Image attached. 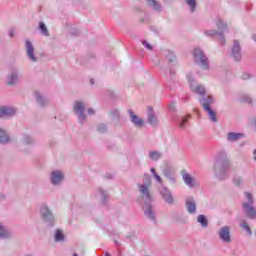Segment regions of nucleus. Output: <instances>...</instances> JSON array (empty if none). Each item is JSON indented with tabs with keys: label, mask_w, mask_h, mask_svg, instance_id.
Instances as JSON below:
<instances>
[{
	"label": "nucleus",
	"mask_w": 256,
	"mask_h": 256,
	"mask_svg": "<svg viewBox=\"0 0 256 256\" xmlns=\"http://www.w3.org/2000/svg\"><path fill=\"white\" fill-rule=\"evenodd\" d=\"M142 44L146 47V49H149V51H151L153 49V46H151V44H149L147 41H143Z\"/></svg>",
	"instance_id": "nucleus-33"
},
{
	"label": "nucleus",
	"mask_w": 256,
	"mask_h": 256,
	"mask_svg": "<svg viewBox=\"0 0 256 256\" xmlns=\"http://www.w3.org/2000/svg\"><path fill=\"white\" fill-rule=\"evenodd\" d=\"M145 215L149 217L150 219H155V213H153V210L151 209V206L146 204L145 207L143 208Z\"/></svg>",
	"instance_id": "nucleus-17"
},
{
	"label": "nucleus",
	"mask_w": 256,
	"mask_h": 256,
	"mask_svg": "<svg viewBox=\"0 0 256 256\" xmlns=\"http://www.w3.org/2000/svg\"><path fill=\"white\" fill-rule=\"evenodd\" d=\"M88 113H89V115H95V110L89 108Z\"/></svg>",
	"instance_id": "nucleus-39"
},
{
	"label": "nucleus",
	"mask_w": 256,
	"mask_h": 256,
	"mask_svg": "<svg viewBox=\"0 0 256 256\" xmlns=\"http://www.w3.org/2000/svg\"><path fill=\"white\" fill-rule=\"evenodd\" d=\"M9 141V136L5 131L0 129V143H7Z\"/></svg>",
	"instance_id": "nucleus-20"
},
{
	"label": "nucleus",
	"mask_w": 256,
	"mask_h": 256,
	"mask_svg": "<svg viewBox=\"0 0 256 256\" xmlns=\"http://www.w3.org/2000/svg\"><path fill=\"white\" fill-rule=\"evenodd\" d=\"M17 81V74H12L11 77L8 78V85H13Z\"/></svg>",
	"instance_id": "nucleus-29"
},
{
	"label": "nucleus",
	"mask_w": 256,
	"mask_h": 256,
	"mask_svg": "<svg viewBox=\"0 0 256 256\" xmlns=\"http://www.w3.org/2000/svg\"><path fill=\"white\" fill-rule=\"evenodd\" d=\"M219 23L220 24H217L218 25V27H221V24L223 23L221 20H219Z\"/></svg>",
	"instance_id": "nucleus-44"
},
{
	"label": "nucleus",
	"mask_w": 256,
	"mask_h": 256,
	"mask_svg": "<svg viewBox=\"0 0 256 256\" xmlns=\"http://www.w3.org/2000/svg\"><path fill=\"white\" fill-rule=\"evenodd\" d=\"M26 49L29 59H31V61H37V58H35V55L33 54V45L31 44V42H29V40L26 41Z\"/></svg>",
	"instance_id": "nucleus-12"
},
{
	"label": "nucleus",
	"mask_w": 256,
	"mask_h": 256,
	"mask_svg": "<svg viewBox=\"0 0 256 256\" xmlns=\"http://www.w3.org/2000/svg\"><path fill=\"white\" fill-rule=\"evenodd\" d=\"M211 103H213V98L211 96H209L208 99L205 100V102L203 103V108L208 112V115H209L211 121H213L215 123V122H217V114L209 106V105H211Z\"/></svg>",
	"instance_id": "nucleus-3"
},
{
	"label": "nucleus",
	"mask_w": 256,
	"mask_h": 256,
	"mask_svg": "<svg viewBox=\"0 0 256 256\" xmlns=\"http://www.w3.org/2000/svg\"><path fill=\"white\" fill-rule=\"evenodd\" d=\"M244 101H245V103H251V98L246 97V98L244 99Z\"/></svg>",
	"instance_id": "nucleus-41"
},
{
	"label": "nucleus",
	"mask_w": 256,
	"mask_h": 256,
	"mask_svg": "<svg viewBox=\"0 0 256 256\" xmlns=\"http://www.w3.org/2000/svg\"><path fill=\"white\" fill-rule=\"evenodd\" d=\"M148 5H150V7H154V9L159 10V8L161 6H159V3H157V1L155 0H148Z\"/></svg>",
	"instance_id": "nucleus-27"
},
{
	"label": "nucleus",
	"mask_w": 256,
	"mask_h": 256,
	"mask_svg": "<svg viewBox=\"0 0 256 256\" xmlns=\"http://www.w3.org/2000/svg\"><path fill=\"white\" fill-rule=\"evenodd\" d=\"M232 55L235 61H241V46H239V41L237 40L234 41Z\"/></svg>",
	"instance_id": "nucleus-5"
},
{
	"label": "nucleus",
	"mask_w": 256,
	"mask_h": 256,
	"mask_svg": "<svg viewBox=\"0 0 256 256\" xmlns=\"http://www.w3.org/2000/svg\"><path fill=\"white\" fill-rule=\"evenodd\" d=\"M220 239H222V241H225L226 243H229V241H231V236H230V232H229V227L225 226L220 230Z\"/></svg>",
	"instance_id": "nucleus-7"
},
{
	"label": "nucleus",
	"mask_w": 256,
	"mask_h": 256,
	"mask_svg": "<svg viewBox=\"0 0 256 256\" xmlns=\"http://www.w3.org/2000/svg\"><path fill=\"white\" fill-rule=\"evenodd\" d=\"M189 119H191V115H189V114L187 116L183 117L180 122V127H185V125H187V122L189 121Z\"/></svg>",
	"instance_id": "nucleus-28"
},
{
	"label": "nucleus",
	"mask_w": 256,
	"mask_h": 256,
	"mask_svg": "<svg viewBox=\"0 0 256 256\" xmlns=\"http://www.w3.org/2000/svg\"><path fill=\"white\" fill-rule=\"evenodd\" d=\"M129 115H130V119L132 121V123H134V125H136V127H143V119L137 117V115H135L132 110H129Z\"/></svg>",
	"instance_id": "nucleus-9"
},
{
	"label": "nucleus",
	"mask_w": 256,
	"mask_h": 256,
	"mask_svg": "<svg viewBox=\"0 0 256 256\" xmlns=\"http://www.w3.org/2000/svg\"><path fill=\"white\" fill-rule=\"evenodd\" d=\"M90 83H91V85H93V83H94L93 80H91Z\"/></svg>",
	"instance_id": "nucleus-47"
},
{
	"label": "nucleus",
	"mask_w": 256,
	"mask_h": 256,
	"mask_svg": "<svg viewBox=\"0 0 256 256\" xmlns=\"http://www.w3.org/2000/svg\"><path fill=\"white\" fill-rule=\"evenodd\" d=\"M102 195H105V192L104 191H101Z\"/></svg>",
	"instance_id": "nucleus-48"
},
{
	"label": "nucleus",
	"mask_w": 256,
	"mask_h": 256,
	"mask_svg": "<svg viewBox=\"0 0 256 256\" xmlns=\"http://www.w3.org/2000/svg\"><path fill=\"white\" fill-rule=\"evenodd\" d=\"M149 156H150V159H152L153 161H158V159H161V153L157 151L150 152Z\"/></svg>",
	"instance_id": "nucleus-22"
},
{
	"label": "nucleus",
	"mask_w": 256,
	"mask_h": 256,
	"mask_svg": "<svg viewBox=\"0 0 256 256\" xmlns=\"http://www.w3.org/2000/svg\"><path fill=\"white\" fill-rule=\"evenodd\" d=\"M228 168H229V161L223 162V164H222V171H225V169H228Z\"/></svg>",
	"instance_id": "nucleus-34"
},
{
	"label": "nucleus",
	"mask_w": 256,
	"mask_h": 256,
	"mask_svg": "<svg viewBox=\"0 0 256 256\" xmlns=\"http://www.w3.org/2000/svg\"><path fill=\"white\" fill-rule=\"evenodd\" d=\"M151 173H152L153 175L157 174V173L155 172V168H151Z\"/></svg>",
	"instance_id": "nucleus-43"
},
{
	"label": "nucleus",
	"mask_w": 256,
	"mask_h": 256,
	"mask_svg": "<svg viewBox=\"0 0 256 256\" xmlns=\"http://www.w3.org/2000/svg\"><path fill=\"white\" fill-rule=\"evenodd\" d=\"M186 3L191 8L192 12L195 11V7L197 5V1L196 0H186Z\"/></svg>",
	"instance_id": "nucleus-25"
},
{
	"label": "nucleus",
	"mask_w": 256,
	"mask_h": 256,
	"mask_svg": "<svg viewBox=\"0 0 256 256\" xmlns=\"http://www.w3.org/2000/svg\"><path fill=\"white\" fill-rule=\"evenodd\" d=\"M182 177L186 185L189 187H195V185H197V181H195V179H193V177H191V175L186 171H182Z\"/></svg>",
	"instance_id": "nucleus-6"
},
{
	"label": "nucleus",
	"mask_w": 256,
	"mask_h": 256,
	"mask_svg": "<svg viewBox=\"0 0 256 256\" xmlns=\"http://www.w3.org/2000/svg\"><path fill=\"white\" fill-rule=\"evenodd\" d=\"M0 237H9V231L0 224Z\"/></svg>",
	"instance_id": "nucleus-26"
},
{
	"label": "nucleus",
	"mask_w": 256,
	"mask_h": 256,
	"mask_svg": "<svg viewBox=\"0 0 256 256\" xmlns=\"http://www.w3.org/2000/svg\"><path fill=\"white\" fill-rule=\"evenodd\" d=\"M197 221L198 223H201L202 227H207V218L205 217V215H199L197 217Z\"/></svg>",
	"instance_id": "nucleus-21"
},
{
	"label": "nucleus",
	"mask_w": 256,
	"mask_h": 256,
	"mask_svg": "<svg viewBox=\"0 0 256 256\" xmlns=\"http://www.w3.org/2000/svg\"><path fill=\"white\" fill-rule=\"evenodd\" d=\"M36 99H37L38 103H41L43 105V96L36 94Z\"/></svg>",
	"instance_id": "nucleus-35"
},
{
	"label": "nucleus",
	"mask_w": 256,
	"mask_h": 256,
	"mask_svg": "<svg viewBox=\"0 0 256 256\" xmlns=\"http://www.w3.org/2000/svg\"><path fill=\"white\" fill-rule=\"evenodd\" d=\"M63 239H64L63 232H61V230H56L55 241H63Z\"/></svg>",
	"instance_id": "nucleus-24"
},
{
	"label": "nucleus",
	"mask_w": 256,
	"mask_h": 256,
	"mask_svg": "<svg viewBox=\"0 0 256 256\" xmlns=\"http://www.w3.org/2000/svg\"><path fill=\"white\" fill-rule=\"evenodd\" d=\"M249 74H247V73H243L242 74V79H244V80H246V79H249Z\"/></svg>",
	"instance_id": "nucleus-37"
},
{
	"label": "nucleus",
	"mask_w": 256,
	"mask_h": 256,
	"mask_svg": "<svg viewBox=\"0 0 256 256\" xmlns=\"http://www.w3.org/2000/svg\"><path fill=\"white\" fill-rule=\"evenodd\" d=\"M205 34L208 35V37H215V35H217V32L210 30L206 31Z\"/></svg>",
	"instance_id": "nucleus-32"
},
{
	"label": "nucleus",
	"mask_w": 256,
	"mask_h": 256,
	"mask_svg": "<svg viewBox=\"0 0 256 256\" xmlns=\"http://www.w3.org/2000/svg\"><path fill=\"white\" fill-rule=\"evenodd\" d=\"M140 193L143 197H146L147 201H151V195L149 194V188L147 185L143 184L140 186Z\"/></svg>",
	"instance_id": "nucleus-14"
},
{
	"label": "nucleus",
	"mask_w": 256,
	"mask_h": 256,
	"mask_svg": "<svg viewBox=\"0 0 256 256\" xmlns=\"http://www.w3.org/2000/svg\"><path fill=\"white\" fill-rule=\"evenodd\" d=\"M73 256H79V255H77V254H73Z\"/></svg>",
	"instance_id": "nucleus-49"
},
{
	"label": "nucleus",
	"mask_w": 256,
	"mask_h": 256,
	"mask_svg": "<svg viewBox=\"0 0 256 256\" xmlns=\"http://www.w3.org/2000/svg\"><path fill=\"white\" fill-rule=\"evenodd\" d=\"M9 115H15L14 108L0 107V117H8Z\"/></svg>",
	"instance_id": "nucleus-11"
},
{
	"label": "nucleus",
	"mask_w": 256,
	"mask_h": 256,
	"mask_svg": "<svg viewBox=\"0 0 256 256\" xmlns=\"http://www.w3.org/2000/svg\"><path fill=\"white\" fill-rule=\"evenodd\" d=\"M146 178H147L146 183H147L148 185H151V178H149V176H146Z\"/></svg>",
	"instance_id": "nucleus-40"
},
{
	"label": "nucleus",
	"mask_w": 256,
	"mask_h": 256,
	"mask_svg": "<svg viewBox=\"0 0 256 256\" xmlns=\"http://www.w3.org/2000/svg\"><path fill=\"white\" fill-rule=\"evenodd\" d=\"M191 89L194 93H198L199 95H205V87L201 85L194 86L193 84H191Z\"/></svg>",
	"instance_id": "nucleus-16"
},
{
	"label": "nucleus",
	"mask_w": 256,
	"mask_h": 256,
	"mask_svg": "<svg viewBox=\"0 0 256 256\" xmlns=\"http://www.w3.org/2000/svg\"><path fill=\"white\" fill-rule=\"evenodd\" d=\"M161 195L166 203H173V196L171 195V192H169V190H167L166 188L162 189Z\"/></svg>",
	"instance_id": "nucleus-13"
},
{
	"label": "nucleus",
	"mask_w": 256,
	"mask_h": 256,
	"mask_svg": "<svg viewBox=\"0 0 256 256\" xmlns=\"http://www.w3.org/2000/svg\"><path fill=\"white\" fill-rule=\"evenodd\" d=\"M246 198L248 200V203L243 204L244 211L250 219H255L256 210L253 207V196L250 193H246Z\"/></svg>",
	"instance_id": "nucleus-2"
},
{
	"label": "nucleus",
	"mask_w": 256,
	"mask_h": 256,
	"mask_svg": "<svg viewBox=\"0 0 256 256\" xmlns=\"http://www.w3.org/2000/svg\"><path fill=\"white\" fill-rule=\"evenodd\" d=\"M193 57L197 65H201L204 69H209V60L201 48H194Z\"/></svg>",
	"instance_id": "nucleus-1"
},
{
	"label": "nucleus",
	"mask_w": 256,
	"mask_h": 256,
	"mask_svg": "<svg viewBox=\"0 0 256 256\" xmlns=\"http://www.w3.org/2000/svg\"><path fill=\"white\" fill-rule=\"evenodd\" d=\"M243 137V134L241 133H235V132H230L228 134V141H238V139H241Z\"/></svg>",
	"instance_id": "nucleus-18"
},
{
	"label": "nucleus",
	"mask_w": 256,
	"mask_h": 256,
	"mask_svg": "<svg viewBox=\"0 0 256 256\" xmlns=\"http://www.w3.org/2000/svg\"><path fill=\"white\" fill-rule=\"evenodd\" d=\"M234 183L236 185H240L241 184V179L240 178L234 179Z\"/></svg>",
	"instance_id": "nucleus-38"
},
{
	"label": "nucleus",
	"mask_w": 256,
	"mask_h": 256,
	"mask_svg": "<svg viewBox=\"0 0 256 256\" xmlns=\"http://www.w3.org/2000/svg\"><path fill=\"white\" fill-rule=\"evenodd\" d=\"M255 153H256V150L254 151V155H255Z\"/></svg>",
	"instance_id": "nucleus-50"
},
{
	"label": "nucleus",
	"mask_w": 256,
	"mask_h": 256,
	"mask_svg": "<svg viewBox=\"0 0 256 256\" xmlns=\"http://www.w3.org/2000/svg\"><path fill=\"white\" fill-rule=\"evenodd\" d=\"M242 229H245L247 231V233H249V235H251V228L249 227V224H247L246 222H242L241 224Z\"/></svg>",
	"instance_id": "nucleus-30"
},
{
	"label": "nucleus",
	"mask_w": 256,
	"mask_h": 256,
	"mask_svg": "<svg viewBox=\"0 0 256 256\" xmlns=\"http://www.w3.org/2000/svg\"><path fill=\"white\" fill-rule=\"evenodd\" d=\"M98 131L100 133H105V131H107V127L105 126V124H102L98 127Z\"/></svg>",
	"instance_id": "nucleus-31"
},
{
	"label": "nucleus",
	"mask_w": 256,
	"mask_h": 256,
	"mask_svg": "<svg viewBox=\"0 0 256 256\" xmlns=\"http://www.w3.org/2000/svg\"><path fill=\"white\" fill-rule=\"evenodd\" d=\"M154 177H155L156 181H158V183H162L160 175L154 174Z\"/></svg>",
	"instance_id": "nucleus-36"
},
{
	"label": "nucleus",
	"mask_w": 256,
	"mask_h": 256,
	"mask_svg": "<svg viewBox=\"0 0 256 256\" xmlns=\"http://www.w3.org/2000/svg\"><path fill=\"white\" fill-rule=\"evenodd\" d=\"M41 214L44 217V219H53V214H51L48 208H42Z\"/></svg>",
	"instance_id": "nucleus-19"
},
{
	"label": "nucleus",
	"mask_w": 256,
	"mask_h": 256,
	"mask_svg": "<svg viewBox=\"0 0 256 256\" xmlns=\"http://www.w3.org/2000/svg\"><path fill=\"white\" fill-rule=\"evenodd\" d=\"M186 206L189 213H195L196 206H195V200L193 198L186 200Z\"/></svg>",
	"instance_id": "nucleus-15"
},
{
	"label": "nucleus",
	"mask_w": 256,
	"mask_h": 256,
	"mask_svg": "<svg viewBox=\"0 0 256 256\" xmlns=\"http://www.w3.org/2000/svg\"><path fill=\"white\" fill-rule=\"evenodd\" d=\"M148 123H150V125H156L157 124V116H155V112L153 110V108L148 107Z\"/></svg>",
	"instance_id": "nucleus-10"
},
{
	"label": "nucleus",
	"mask_w": 256,
	"mask_h": 256,
	"mask_svg": "<svg viewBox=\"0 0 256 256\" xmlns=\"http://www.w3.org/2000/svg\"><path fill=\"white\" fill-rule=\"evenodd\" d=\"M221 39H222V45H225V39L223 38V35H220Z\"/></svg>",
	"instance_id": "nucleus-42"
},
{
	"label": "nucleus",
	"mask_w": 256,
	"mask_h": 256,
	"mask_svg": "<svg viewBox=\"0 0 256 256\" xmlns=\"http://www.w3.org/2000/svg\"><path fill=\"white\" fill-rule=\"evenodd\" d=\"M105 256H111V254H109V252H106V253H105Z\"/></svg>",
	"instance_id": "nucleus-46"
},
{
	"label": "nucleus",
	"mask_w": 256,
	"mask_h": 256,
	"mask_svg": "<svg viewBox=\"0 0 256 256\" xmlns=\"http://www.w3.org/2000/svg\"><path fill=\"white\" fill-rule=\"evenodd\" d=\"M51 181L53 185H57L63 181V173L60 171H53Z\"/></svg>",
	"instance_id": "nucleus-8"
},
{
	"label": "nucleus",
	"mask_w": 256,
	"mask_h": 256,
	"mask_svg": "<svg viewBox=\"0 0 256 256\" xmlns=\"http://www.w3.org/2000/svg\"><path fill=\"white\" fill-rule=\"evenodd\" d=\"M40 31H42L43 35H45L46 37H49V30H47V26H45V24L43 22H40Z\"/></svg>",
	"instance_id": "nucleus-23"
},
{
	"label": "nucleus",
	"mask_w": 256,
	"mask_h": 256,
	"mask_svg": "<svg viewBox=\"0 0 256 256\" xmlns=\"http://www.w3.org/2000/svg\"><path fill=\"white\" fill-rule=\"evenodd\" d=\"M85 111V104L82 102H76L74 105V112L78 114V119L83 123L85 121L86 117L83 113Z\"/></svg>",
	"instance_id": "nucleus-4"
},
{
	"label": "nucleus",
	"mask_w": 256,
	"mask_h": 256,
	"mask_svg": "<svg viewBox=\"0 0 256 256\" xmlns=\"http://www.w3.org/2000/svg\"><path fill=\"white\" fill-rule=\"evenodd\" d=\"M10 37H13V31L11 30L9 33Z\"/></svg>",
	"instance_id": "nucleus-45"
}]
</instances>
